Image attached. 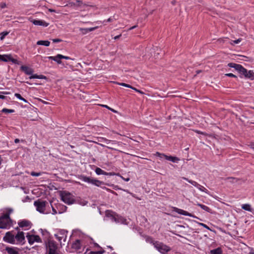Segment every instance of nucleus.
<instances>
[{"instance_id":"43","label":"nucleus","mask_w":254,"mask_h":254,"mask_svg":"<svg viewBox=\"0 0 254 254\" xmlns=\"http://www.w3.org/2000/svg\"><path fill=\"white\" fill-rule=\"evenodd\" d=\"M102 106L104 107H105L106 108H107L108 109L112 111V112H114V113H116V111H115V110L110 108L109 106H108L107 105H102Z\"/></svg>"},{"instance_id":"38","label":"nucleus","mask_w":254,"mask_h":254,"mask_svg":"<svg viewBox=\"0 0 254 254\" xmlns=\"http://www.w3.org/2000/svg\"><path fill=\"white\" fill-rule=\"evenodd\" d=\"M105 252V251H100L97 252H91L89 254H103Z\"/></svg>"},{"instance_id":"20","label":"nucleus","mask_w":254,"mask_h":254,"mask_svg":"<svg viewBox=\"0 0 254 254\" xmlns=\"http://www.w3.org/2000/svg\"><path fill=\"white\" fill-rule=\"evenodd\" d=\"M98 27H92V28H80L79 29V30L82 32L83 34H85L87 33L88 32L92 31L97 28Z\"/></svg>"},{"instance_id":"12","label":"nucleus","mask_w":254,"mask_h":254,"mask_svg":"<svg viewBox=\"0 0 254 254\" xmlns=\"http://www.w3.org/2000/svg\"><path fill=\"white\" fill-rule=\"evenodd\" d=\"M15 241L16 240L17 243H21L25 240V237L23 232H18L16 236H14Z\"/></svg>"},{"instance_id":"33","label":"nucleus","mask_w":254,"mask_h":254,"mask_svg":"<svg viewBox=\"0 0 254 254\" xmlns=\"http://www.w3.org/2000/svg\"><path fill=\"white\" fill-rule=\"evenodd\" d=\"M196 188L198 190H199L200 191L205 192V193H206L207 194H209L208 190L206 189H205L204 187H203L202 186L198 184Z\"/></svg>"},{"instance_id":"3","label":"nucleus","mask_w":254,"mask_h":254,"mask_svg":"<svg viewBox=\"0 0 254 254\" xmlns=\"http://www.w3.org/2000/svg\"><path fill=\"white\" fill-rule=\"evenodd\" d=\"M62 200L67 204H71L75 202V199L72 194L69 192L64 191L61 193Z\"/></svg>"},{"instance_id":"15","label":"nucleus","mask_w":254,"mask_h":254,"mask_svg":"<svg viewBox=\"0 0 254 254\" xmlns=\"http://www.w3.org/2000/svg\"><path fill=\"white\" fill-rule=\"evenodd\" d=\"M32 22L33 24L35 25H39V26H42L44 27H47L49 24L44 20H36L34 19L32 21Z\"/></svg>"},{"instance_id":"58","label":"nucleus","mask_w":254,"mask_h":254,"mask_svg":"<svg viewBox=\"0 0 254 254\" xmlns=\"http://www.w3.org/2000/svg\"><path fill=\"white\" fill-rule=\"evenodd\" d=\"M137 92L139 93L140 94H143L144 92L140 90L137 89Z\"/></svg>"},{"instance_id":"24","label":"nucleus","mask_w":254,"mask_h":254,"mask_svg":"<svg viewBox=\"0 0 254 254\" xmlns=\"http://www.w3.org/2000/svg\"><path fill=\"white\" fill-rule=\"evenodd\" d=\"M245 77L250 78L252 80L254 79V72L252 70H247V73L245 75Z\"/></svg>"},{"instance_id":"48","label":"nucleus","mask_w":254,"mask_h":254,"mask_svg":"<svg viewBox=\"0 0 254 254\" xmlns=\"http://www.w3.org/2000/svg\"><path fill=\"white\" fill-rule=\"evenodd\" d=\"M57 213L56 209L52 206V214H56Z\"/></svg>"},{"instance_id":"46","label":"nucleus","mask_w":254,"mask_h":254,"mask_svg":"<svg viewBox=\"0 0 254 254\" xmlns=\"http://www.w3.org/2000/svg\"><path fill=\"white\" fill-rule=\"evenodd\" d=\"M59 57L60 58H61L62 59H66V60L70 59V58L69 57L64 56H63V55H61V56H59Z\"/></svg>"},{"instance_id":"50","label":"nucleus","mask_w":254,"mask_h":254,"mask_svg":"<svg viewBox=\"0 0 254 254\" xmlns=\"http://www.w3.org/2000/svg\"><path fill=\"white\" fill-rule=\"evenodd\" d=\"M107 174L106 175H109V176H114V175H116V173H113V172H110V173H107Z\"/></svg>"},{"instance_id":"59","label":"nucleus","mask_w":254,"mask_h":254,"mask_svg":"<svg viewBox=\"0 0 254 254\" xmlns=\"http://www.w3.org/2000/svg\"><path fill=\"white\" fill-rule=\"evenodd\" d=\"M131 89L134 90V91H135L136 92L137 91V89H136V88L134 87H132V86H131L130 88Z\"/></svg>"},{"instance_id":"22","label":"nucleus","mask_w":254,"mask_h":254,"mask_svg":"<svg viewBox=\"0 0 254 254\" xmlns=\"http://www.w3.org/2000/svg\"><path fill=\"white\" fill-rule=\"evenodd\" d=\"M152 50L154 52V58L155 59L158 58H159V55L161 54V49L156 47L155 48H154L152 49Z\"/></svg>"},{"instance_id":"26","label":"nucleus","mask_w":254,"mask_h":254,"mask_svg":"<svg viewBox=\"0 0 254 254\" xmlns=\"http://www.w3.org/2000/svg\"><path fill=\"white\" fill-rule=\"evenodd\" d=\"M29 78L30 79H33V78L46 79V77L43 75H37V74H35L31 75V76Z\"/></svg>"},{"instance_id":"56","label":"nucleus","mask_w":254,"mask_h":254,"mask_svg":"<svg viewBox=\"0 0 254 254\" xmlns=\"http://www.w3.org/2000/svg\"><path fill=\"white\" fill-rule=\"evenodd\" d=\"M19 141H20V140H19V139L18 138H16V139H15V140H14V142H15V143H17L19 142Z\"/></svg>"},{"instance_id":"9","label":"nucleus","mask_w":254,"mask_h":254,"mask_svg":"<svg viewBox=\"0 0 254 254\" xmlns=\"http://www.w3.org/2000/svg\"><path fill=\"white\" fill-rule=\"evenodd\" d=\"M4 241L10 244H15L14 236L11 232H7L6 233L5 235L3 238Z\"/></svg>"},{"instance_id":"27","label":"nucleus","mask_w":254,"mask_h":254,"mask_svg":"<svg viewBox=\"0 0 254 254\" xmlns=\"http://www.w3.org/2000/svg\"><path fill=\"white\" fill-rule=\"evenodd\" d=\"M196 205L197 206H199L200 207H201L203 210H204L208 212H210V211L211 210L210 208H209L208 206L204 205L203 204L197 203L196 204Z\"/></svg>"},{"instance_id":"31","label":"nucleus","mask_w":254,"mask_h":254,"mask_svg":"<svg viewBox=\"0 0 254 254\" xmlns=\"http://www.w3.org/2000/svg\"><path fill=\"white\" fill-rule=\"evenodd\" d=\"M95 172L97 175H105L107 174L106 172H105L104 171L102 170L100 168H96V169H95Z\"/></svg>"},{"instance_id":"10","label":"nucleus","mask_w":254,"mask_h":254,"mask_svg":"<svg viewBox=\"0 0 254 254\" xmlns=\"http://www.w3.org/2000/svg\"><path fill=\"white\" fill-rule=\"evenodd\" d=\"M2 61L5 62L11 61L14 64H19V62L16 59H13L11 55H3V58H2Z\"/></svg>"},{"instance_id":"49","label":"nucleus","mask_w":254,"mask_h":254,"mask_svg":"<svg viewBox=\"0 0 254 254\" xmlns=\"http://www.w3.org/2000/svg\"><path fill=\"white\" fill-rule=\"evenodd\" d=\"M156 155H157L158 157L161 158L162 156H163V155H164V154H161V153L157 152H156Z\"/></svg>"},{"instance_id":"61","label":"nucleus","mask_w":254,"mask_h":254,"mask_svg":"<svg viewBox=\"0 0 254 254\" xmlns=\"http://www.w3.org/2000/svg\"><path fill=\"white\" fill-rule=\"evenodd\" d=\"M113 21V19L111 18H109L107 20V22H112Z\"/></svg>"},{"instance_id":"13","label":"nucleus","mask_w":254,"mask_h":254,"mask_svg":"<svg viewBox=\"0 0 254 254\" xmlns=\"http://www.w3.org/2000/svg\"><path fill=\"white\" fill-rule=\"evenodd\" d=\"M174 211L176 212H177V213H178V214H182V215H185V216H188L193 217H194V218H198L196 216H194L193 215H192L191 213H189V212H187L186 211H185V210H184L183 209H179V208L175 207L174 208Z\"/></svg>"},{"instance_id":"11","label":"nucleus","mask_w":254,"mask_h":254,"mask_svg":"<svg viewBox=\"0 0 254 254\" xmlns=\"http://www.w3.org/2000/svg\"><path fill=\"white\" fill-rule=\"evenodd\" d=\"M18 225L21 228L26 227L30 228L32 226V223L29 220L24 219L18 222Z\"/></svg>"},{"instance_id":"55","label":"nucleus","mask_w":254,"mask_h":254,"mask_svg":"<svg viewBox=\"0 0 254 254\" xmlns=\"http://www.w3.org/2000/svg\"><path fill=\"white\" fill-rule=\"evenodd\" d=\"M48 11L51 12H56V10L53 9H52V8H49L48 9Z\"/></svg>"},{"instance_id":"17","label":"nucleus","mask_w":254,"mask_h":254,"mask_svg":"<svg viewBox=\"0 0 254 254\" xmlns=\"http://www.w3.org/2000/svg\"><path fill=\"white\" fill-rule=\"evenodd\" d=\"M228 66L230 67L234 68L239 72H240V71L242 70V69L243 67V66L241 64L232 63L228 64Z\"/></svg>"},{"instance_id":"2","label":"nucleus","mask_w":254,"mask_h":254,"mask_svg":"<svg viewBox=\"0 0 254 254\" xmlns=\"http://www.w3.org/2000/svg\"><path fill=\"white\" fill-rule=\"evenodd\" d=\"M12 225V220L8 213H5L0 217V228L8 229Z\"/></svg>"},{"instance_id":"60","label":"nucleus","mask_w":254,"mask_h":254,"mask_svg":"<svg viewBox=\"0 0 254 254\" xmlns=\"http://www.w3.org/2000/svg\"><path fill=\"white\" fill-rule=\"evenodd\" d=\"M201 71H202L201 70H197L196 71V74H198L201 73Z\"/></svg>"},{"instance_id":"1","label":"nucleus","mask_w":254,"mask_h":254,"mask_svg":"<svg viewBox=\"0 0 254 254\" xmlns=\"http://www.w3.org/2000/svg\"><path fill=\"white\" fill-rule=\"evenodd\" d=\"M45 254H59L58 244L53 240H49L46 243Z\"/></svg>"},{"instance_id":"28","label":"nucleus","mask_w":254,"mask_h":254,"mask_svg":"<svg viewBox=\"0 0 254 254\" xmlns=\"http://www.w3.org/2000/svg\"><path fill=\"white\" fill-rule=\"evenodd\" d=\"M222 253V250L220 248H218L210 251L211 254H221Z\"/></svg>"},{"instance_id":"18","label":"nucleus","mask_w":254,"mask_h":254,"mask_svg":"<svg viewBox=\"0 0 254 254\" xmlns=\"http://www.w3.org/2000/svg\"><path fill=\"white\" fill-rule=\"evenodd\" d=\"M71 248L75 250H79L81 248V241L79 240H76L72 244Z\"/></svg>"},{"instance_id":"35","label":"nucleus","mask_w":254,"mask_h":254,"mask_svg":"<svg viewBox=\"0 0 254 254\" xmlns=\"http://www.w3.org/2000/svg\"><path fill=\"white\" fill-rule=\"evenodd\" d=\"M14 112V110L12 109H8L6 108H4L2 110V112L5 113H12Z\"/></svg>"},{"instance_id":"52","label":"nucleus","mask_w":254,"mask_h":254,"mask_svg":"<svg viewBox=\"0 0 254 254\" xmlns=\"http://www.w3.org/2000/svg\"><path fill=\"white\" fill-rule=\"evenodd\" d=\"M121 36H122V35H121V34H120V35H118V36H115V37L114 38V39L115 40L118 39L119 38H120L121 37Z\"/></svg>"},{"instance_id":"25","label":"nucleus","mask_w":254,"mask_h":254,"mask_svg":"<svg viewBox=\"0 0 254 254\" xmlns=\"http://www.w3.org/2000/svg\"><path fill=\"white\" fill-rule=\"evenodd\" d=\"M37 44L38 45H43L48 47L50 45V42L48 40H40L37 42Z\"/></svg>"},{"instance_id":"47","label":"nucleus","mask_w":254,"mask_h":254,"mask_svg":"<svg viewBox=\"0 0 254 254\" xmlns=\"http://www.w3.org/2000/svg\"><path fill=\"white\" fill-rule=\"evenodd\" d=\"M0 6L1 8H4L6 6V4L4 2H2L0 4Z\"/></svg>"},{"instance_id":"64","label":"nucleus","mask_w":254,"mask_h":254,"mask_svg":"<svg viewBox=\"0 0 254 254\" xmlns=\"http://www.w3.org/2000/svg\"><path fill=\"white\" fill-rule=\"evenodd\" d=\"M70 147L71 148H73L74 147V146L73 145H69Z\"/></svg>"},{"instance_id":"16","label":"nucleus","mask_w":254,"mask_h":254,"mask_svg":"<svg viewBox=\"0 0 254 254\" xmlns=\"http://www.w3.org/2000/svg\"><path fill=\"white\" fill-rule=\"evenodd\" d=\"M20 68L22 71L24 72L27 75H32L34 72L33 69L26 65H22L20 67Z\"/></svg>"},{"instance_id":"45","label":"nucleus","mask_w":254,"mask_h":254,"mask_svg":"<svg viewBox=\"0 0 254 254\" xmlns=\"http://www.w3.org/2000/svg\"><path fill=\"white\" fill-rule=\"evenodd\" d=\"M52 41L54 43H58L62 41L61 39H52Z\"/></svg>"},{"instance_id":"51","label":"nucleus","mask_w":254,"mask_h":254,"mask_svg":"<svg viewBox=\"0 0 254 254\" xmlns=\"http://www.w3.org/2000/svg\"><path fill=\"white\" fill-rule=\"evenodd\" d=\"M249 146L251 148L254 149V142L251 143Z\"/></svg>"},{"instance_id":"6","label":"nucleus","mask_w":254,"mask_h":254,"mask_svg":"<svg viewBox=\"0 0 254 254\" xmlns=\"http://www.w3.org/2000/svg\"><path fill=\"white\" fill-rule=\"evenodd\" d=\"M79 178L80 180H82L85 182L91 183L97 187H99L101 185L104 184V183L103 182L97 180L96 179L90 178L85 176H81Z\"/></svg>"},{"instance_id":"29","label":"nucleus","mask_w":254,"mask_h":254,"mask_svg":"<svg viewBox=\"0 0 254 254\" xmlns=\"http://www.w3.org/2000/svg\"><path fill=\"white\" fill-rule=\"evenodd\" d=\"M182 179L183 180H185L188 181L189 183H190V184H191V185H192L193 186H194L195 187H197L198 185L199 184L197 182H196L194 181H192L191 180H189V179H188L186 177H183Z\"/></svg>"},{"instance_id":"14","label":"nucleus","mask_w":254,"mask_h":254,"mask_svg":"<svg viewBox=\"0 0 254 254\" xmlns=\"http://www.w3.org/2000/svg\"><path fill=\"white\" fill-rule=\"evenodd\" d=\"M5 250L8 253V254H19V250L16 247H6Z\"/></svg>"},{"instance_id":"37","label":"nucleus","mask_w":254,"mask_h":254,"mask_svg":"<svg viewBox=\"0 0 254 254\" xmlns=\"http://www.w3.org/2000/svg\"><path fill=\"white\" fill-rule=\"evenodd\" d=\"M239 73H241L242 75H243L245 76V75L247 73V69H246L245 68H244L243 67Z\"/></svg>"},{"instance_id":"36","label":"nucleus","mask_w":254,"mask_h":254,"mask_svg":"<svg viewBox=\"0 0 254 254\" xmlns=\"http://www.w3.org/2000/svg\"><path fill=\"white\" fill-rule=\"evenodd\" d=\"M42 173L41 172H31L30 174L32 176H39L42 174Z\"/></svg>"},{"instance_id":"21","label":"nucleus","mask_w":254,"mask_h":254,"mask_svg":"<svg viewBox=\"0 0 254 254\" xmlns=\"http://www.w3.org/2000/svg\"><path fill=\"white\" fill-rule=\"evenodd\" d=\"M163 156L165 157V158L167 160L171 161L173 162H176L180 160V159L177 157H173L171 156H167L166 155H163Z\"/></svg>"},{"instance_id":"39","label":"nucleus","mask_w":254,"mask_h":254,"mask_svg":"<svg viewBox=\"0 0 254 254\" xmlns=\"http://www.w3.org/2000/svg\"><path fill=\"white\" fill-rule=\"evenodd\" d=\"M242 41L241 38H239L236 40L232 41V42L231 43V45H234L235 44H238L239 42H240Z\"/></svg>"},{"instance_id":"5","label":"nucleus","mask_w":254,"mask_h":254,"mask_svg":"<svg viewBox=\"0 0 254 254\" xmlns=\"http://www.w3.org/2000/svg\"><path fill=\"white\" fill-rule=\"evenodd\" d=\"M48 202L45 200L38 199L34 202V206L36 207V210L40 213H44L45 207Z\"/></svg>"},{"instance_id":"41","label":"nucleus","mask_w":254,"mask_h":254,"mask_svg":"<svg viewBox=\"0 0 254 254\" xmlns=\"http://www.w3.org/2000/svg\"><path fill=\"white\" fill-rule=\"evenodd\" d=\"M8 34V33L7 32H2L1 34H0V39L1 40H3L4 38V37L7 35Z\"/></svg>"},{"instance_id":"8","label":"nucleus","mask_w":254,"mask_h":254,"mask_svg":"<svg viewBox=\"0 0 254 254\" xmlns=\"http://www.w3.org/2000/svg\"><path fill=\"white\" fill-rule=\"evenodd\" d=\"M26 238L30 245L33 244L34 242H42V240L38 235H30L28 233L26 235Z\"/></svg>"},{"instance_id":"63","label":"nucleus","mask_w":254,"mask_h":254,"mask_svg":"<svg viewBox=\"0 0 254 254\" xmlns=\"http://www.w3.org/2000/svg\"><path fill=\"white\" fill-rule=\"evenodd\" d=\"M172 3L173 5H175V3H176V1H173L172 2Z\"/></svg>"},{"instance_id":"19","label":"nucleus","mask_w":254,"mask_h":254,"mask_svg":"<svg viewBox=\"0 0 254 254\" xmlns=\"http://www.w3.org/2000/svg\"><path fill=\"white\" fill-rule=\"evenodd\" d=\"M68 5L71 7L74 6H83L84 7L87 6V5L86 4H83L82 1L80 0H77L76 1V3L73 2H69L68 3Z\"/></svg>"},{"instance_id":"34","label":"nucleus","mask_w":254,"mask_h":254,"mask_svg":"<svg viewBox=\"0 0 254 254\" xmlns=\"http://www.w3.org/2000/svg\"><path fill=\"white\" fill-rule=\"evenodd\" d=\"M15 96H16L17 98H18L19 99H20V100H22L23 101H24V102L25 103H27V101L26 99H25L24 98H23L21 95L19 93H15L14 94Z\"/></svg>"},{"instance_id":"57","label":"nucleus","mask_w":254,"mask_h":254,"mask_svg":"<svg viewBox=\"0 0 254 254\" xmlns=\"http://www.w3.org/2000/svg\"><path fill=\"white\" fill-rule=\"evenodd\" d=\"M6 97L4 95H0V99H5Z\"/></svg>"},{"instance_id":"40","label":"nucleus","mask_w":254,"mask_h":254,"mask_svg":"<svg viewBox=\"0 0 254 254\" xmlns=\"http://www.w3.org/2000/svg\"><path fill=\"white\" fill-rule=\"evenodd\" d=\"M118 84L121 85V86L126 87H128V88H130V87H131V85H130L129 84H127L125 83H118Z\"/></svg>"},{"instance_id":"44","label":"nucleus","mask_w":254,"mask_h":254,"mask_svg":"<svg viewBox=\"0 0 254 254\" xmlns=\"http://www.w3.org/2000/svg\"><path fill=\"white\" fill-rule=\"evenodd\" d=\"M225 75L227 76H229V77H237V76L234 75V74L233 73H226L225 74Z\"/></svg>"},{"instance_id":"42","label":"nucleus","mask_w":254,"mask_h":254,"mask_svg":"<svg viewBox=\"0 0 254 254\" xmlns=\"http://www.w3.org/2000/svg\"><path fill=\"white\" fill-rule=\"evenodd\" d=\"M198 224H199V225L203 226L204 228H205L208 230H211L210 228L208 226H207L206 224H205L204 223H199Z\"/></svg>"},{"instance_id":"7","label":"nucleus","mask_w":254,"mask_h":254,"mask_svg":"<svg viewBox=\"0 0 254 254\" xmlns=\"http://www.w3.org/2000/svg\"><path fill=\"white\" fill-rule=\"evenodd\" d=\"M67 232L66 230H60L57 234H55V237L60 242L61 245H62L61 241L62 240L64 242L66 241Z\"/></svg>"},{"instance_id":"32","label":"nucleus","mask_w":254,"mask_h":254,"mask_svg":"<svg viewBox=\"0 0 254 254\" xmlns=\"http://www.w3.org/2000/svg\"><path fill=\"white\" fill-rule=\"evenodd\" d=\"M242 208L245 210H247V211H250L251 212L252 211V209L251 208V206L250 204H243L242 206Z\"/></svg>"},{"instance_id":"23","label":"nucleus","mask_w":254,"mask_h":254,"mask_svg":"<svg viewBox=\"0 0 254 254\" xmlns=\"http://www.w3.org/2000/svg\"><path fill=\"white\" fill-rule=\"evenodd\" d=\"M59 56H61V54H58L56 56H55V57L50 56V57H48V58L50 60H53V61L56 62L59 64H60L62 63V62L61 61V59H62L59 57Z\"/></svg>"},{"instance_id":"4","label":"nucleus","mask_w":254,"mask_h":254,"mask_svg":"<svg viewBox=\"0 0 254 254\" xmlns=\"http://www.w3.org/2000/svg\"><path fill=\"white\" fill-rule=\"evenodd\" d=\"M153 245L156 249L162 254H166L171 250L170 247L157 241L154 242Z\"/></svg>"},{"instance_id":"30","label":"nucleus","mask_w":254,"mask_h":254,"mask_svg":"<svg viewBox=\"0 0 254 254\" xmlns=\"http://www.w3.org/2000/svg\"><path fill=\"white\" fill-rule=\"evenodd\" d=\"M225 180H229V182L231 183H237L239 181H240V179L234 177H228L226 178Z\"/></svg>"},{"instance_id":"53","label":"nucleus","mask_w":254,"mask_h":254,"mask_svg":"<svg viewBox=\"0 0 254 254\" xmlns=\"http://www.w3.org/2000/svg\"><path fill=\"white\" fill-rule=\"evenodd\" d=\"M121 177L122 178V179L124 180L126 182H128L129 181L130 179L129 178H124V177L121 176Z\"/></svg>"},{"instance_id":"62","label":"nucleus","mask_w":254,"mask_h":254,"mask_svg":"<svg viewBox=\"0 0 254 254\" xmlns=\"http://www.w3.org/2000/svg\"><path fill=\"white\" fill-rule=\"evenodd\" d=\"M3 58V55H0V60L2 61V58Z\"/></svg>"},{"instance_id":"54","label":"nucleus","mask_w":254,"mask_h":254,"mask_svg":"<svg viewBox=\"0 0 254 254\" xmlns=\"http://www.w3.org/2000/svg\"><path fill=\"white\" fill-rule=\"evenodd\" d=\"M137 27V25H134L133 26H132L131 27H130L129 29H128V30H132L133 29H134L135 28Z\"/></svg>"}]
</instances>
